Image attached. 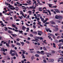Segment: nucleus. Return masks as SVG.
<instances>
[{"label": "nucleus", "instance_id": "nucleus-1", "mask_svg": "<svg viewBox=\"0 0 63 63\" xmlns=\"http://www.w3.org/2000/svg\"><path fill=\"white\" fill-rule=\"evenodd\" d=\"M46 31H47V32H48L49 30V32H52V31H51V30H50V29L49 28L48 29L46 27Z\"/></svg>", "mask_w": 63, "mask_h": 63}, {"label": "nucleus", "instance_id": "nucleus-2", "mask_svg": "<svg viewBox=\"0 0 63 63\" xmlns=\"http://www.w3.org/2000/svg\"><path fill=\"white\" fill-rule=\"evenodd\" d=\"M31 1L30 0L29 2L27 1V3H28V4L29 5H31Z\"/></svg>", "mask_w": 63, "mask_h": 63}, {"label": "nucleus", "instance_id": "nucleus-3", "mask_svg": "<svg viewBox=\"0 0 63 63\" xmlns=\"http://www.w3.org/2000/svg\"><path fill=\"white\" fill-rule=\"evenodd\" d=\"M63 60V55L61 56V58H60L59 59V60H60V61H62V60Z\"/></svg>", "mask_w": 63, "mask_h": 63}, {"label": "nucleus", "instance_id": "nucleus-4", "mask_svg": "<svg viewBox=\"0 0 63 63\" xmlns=\"http://www.w3.org/2000/svg\"><path fill=\"white\" fill-rule=\"evenodd\" d=\"M58 30V28L57 27H55V29L54 30L55 31H57Z\"/></svg>", "mask_w": 63, "mask_h": 63}, {"label": "nucleus", "instance_id": "nucleus-5", "mask_svg": "<svg viewBox=\"0 0 63 63\" xmlns=\"http://www.w3.org/2000/svg\"><path fill=\"white\" fill-rule=\"evenodd\" d=\"M32 11H28V13L29 14V15H31V14H32Z\"/></svg>", "mask_w": 63, "mask_h": 63}, {"label": "nucleus", "instance_id": "nucleus-6", "mask_svg": "<svg viewBox=\"0 0 63 63\" xmlns=\"http://www.w3.org/2000/svg\"><path fill=\"white\" fill-rule=\"evenodd\" d=\"M46 20H45L44 21H43V22L44 23H45L46 22H47V20L48 19V18H46Z\"/></svg>", "mask_w": 63, "mask_h": 63}, {"label": "nucleus", "instance_id": "nucleus-7", "mask_svg": "<svg viewBox=\"0 0 63 63\" xmlns=\"http://www.w3.org/2000/svg\"><path fill=\"white\" fill-rule=\"evenodd\" d=\"M46 10V11H47L48 13H49V15L50 16V15H51V13H50V11H49V10Z\"/></svg>", "mask_w": 63, "mask_h": 63}, {"label": "nucleus", "instance_id": "nucleus-8", "mask_svg": "<svg viewBox=\"0 0 63 63\" xmlns=\"http://www.w3.org/2000/svg\"><path fill=\"white\" fill-rule=\"evenodd\" d=\"M62 17L61 16H58V19L59 20H60L62 19Z\"/></svg>", "mask_w": 63, "mask_h": 63}, {"label": "nucleus", "instance_id": "nucleus-9", "mask_svg": "<svg viewBox=\"0 0 63 63\" xmlns=\"http://www.w3.org/2000/svg\"><path fill=\"white\" fill-rule=\"evenodd\" d=\"M50 22L52 24H55V22L52 21H50Z\"/></svg>", "mask_w": 63, "mask_h": 63}, {"label": "nucleus", "instance_id": "nucleus-10", "mask_svg": "<svg viewBox=\"0 0 63 63\" xmlns=\"http://www.w3.org/2000/svg\"><path fill=\"white\" fill-rule=\"evenodd\" d=\"M55 11L56 12V13H59V11L58 10L56 9H55Z\"/></svg>", "mask_w": 63, "mask_h": 63}, {"label": "nucleus", "instance_id": "nucleus-11", "mask_svg": "<svg viewBox=\"0 0 63 63\" xmlns=\"http://www.w3.org/2000/svg\"><path fill=\"white\" fill-rule=\"evenodd\" d=\"M61 42L63 43V39H61V40H59V43H60V42Z\"/></svg>", "mask_w": 63, "mask_h": 63}, {"label": "nucleus", "instance_id": "nucleus-12", "mask_svg": "<svg viewBox=\"0 0 63 63\" xmlns=\"http://www.w3.org/2000/svg\"><path fill=\"white\" fill-rule=\"evenodd\" d=\"M18 31L20 33H21V34H22V33L23 32V31H20V30H18Z\"/></svg>", "mask_w": 63, "mask_h": 63}, {"label": "nucleus", "instance_id": "nucleus-13", "mask_svg": "<svg viewBox=\"0 0 63 63\" xmlns=\"http://www.w3.org/2000/svg\"><path fill=\"white\" fill-rule=\"evenodd\" d=\"M44 51H41V52H40V53L41 54H43V55H44V54H45L44 53Z\"/></svg>", "mask_w": 63, "mask_h": 63}, {"label": "nucleus", "instance_id": "nucleus-14", "mask_svg": "<svg viewBox=\"0 0 63 63\" xmlns=\"http://www.w3.org/2000/svg\"><path fill=\"white\" fill-rule=\"evenodd\" d=\"M20 15H22V16H23V15H24V14H23V12H22V11H20Z\"/></svg>", "mask_w": 63, "mask_h": 63}, {"label": "nucleus", "instance_id": "nucleus-15", "mask_svg": "<svg viewBox=\"0 0 63 63\" xmlns=\"http://www.w3.org/2000/svg\"><path fill=\"white\" fill-rule=\"evenodd\" d=\"M56 22L58 23H61V21L59 20H57L56 21Z\"/></svg>", "mask_w": 63, "mask_h": 63}, {"label": "nucleus", "instance_id": "nucleus-16", "mask_svg": "<svg viewBox=\"0 0 63 63\" xmlns=\"http://www.w3.org/2000/svg\"><path fill=\"white\" fill-rule=\"evenodd\" d=\"M11 35H12V36H13V37H16L15 36H17V35H16V34H11Z\"/></svg>", "mask_w": 63, "mask_h": 63}, {"label": "nucleus", "instance_id": "nucleus-17", "mask_svg": "<svg viewBox=\"0 0 63 63\" xmlns=\"http://www.w3.org/2000/svg\"><path fill=\"white\" fill-rule=\"evenodd\" d=\"M48 34L50 36H53L54 35L53 34L50 33H48Z\"/></svg>", "mask_w": 63, "mask_h": 63}, {"label": "nucleus", "instance_id": "nucleus-18", "mask_svg": "<svg viewBox=\"0 0 63 63\" xmlns=\"http://www.w3.org/2000/svg\"><path fill=\"white\" fill-rule=\"evenodd\" d=\"M25 29H26V27L24 26H23L22 27V29L23 30H25Z\"/></svg>", "mask_w": 63, "mask_h": 63}, {"label": "nucleus", "instance_id": "nucleus-19", "mask_svg": "<svg viewBox=\"0 0 63 63\" xmlns=\"http://www.w3.org/2000/svg\"><path fill=\"white\" fill-rule=\"evenodd\" d=\"M21 44L22 45V46H23L24 45V43L23 42H21Z\"/></svg>", "mask_w": 63, "mask_h": 63}, {"label": "nucleus", "instance_id": "nucleus-20", "mask_svg": "<svg viewBox=\"0 0 63 63\" xmlns=\"http://www.w3.org/2000/svg\"><path fill=\"white\" fill-rule=\"evenodd\" d=\"M43 49L44 50H47V48H46L45 47H43Z\"/></svg>", "mask_w": 63, "mask_h": 63}, {"label": "nucleus", "instance_id": "nucleus-21", "mask_svg": "<svg viewBox=\"0 0 63 63\" xmlns=\"http://www.w3.org/2000/svg\"><path fill=\"white\" fill-rule=\"evenodd\" d=\"M35 56L36 57H39V55L38 54H35Z\"/></svg>", "mask_w": 63, "mask_h": 63}, {"label": "nucleus", "instance_id": "nucleus-22", "mask_svg": "<svg viewBox=\"0 0 63 63\" xmlns=\"http://www.w3.org/2000/svg\"><path fill=\"white\" fill-rule=\"evenodd\" d=\"M55 18L56 19H58V16L57 15H56L55 16Z\"/></svg>", "mask_w": 63, "mask_h": 63}, {"label": "nucleus", "instance_id": "nucleus-23", "mask_svg": "<svg viewBox=\"0 0 63 63\" xmlns=\"http://www.w3.org/2000/svg\"><path fill=\"white\" fill-rule=\"evenodd\" d=\"M12 27H14V28H15V27H16V25H14V24H13L12 25Z\"/></svg>", "mask_w": 63, "mask_h": 63}, {"label": "nucleus", "instance_id": "nucleus-24", "mask_svg": "<svg viewBox=\"0 0 63 63\" xmlns=\"http://www.w3.org/2000/svg\"><path fill=\"white\" fill-rule=\"evenodd\" d=\"M22 56H23L22 58H25V57L24 56V55L23 54H22Z\"/></svg>", "mask_w": 63, "mask_h": 63}, {"label": "nucleus", "instance_id": "nucleus-25", "mask_svg": "<svg viewBox=\"0 0 63 63\" xmlns=\"http://www.w3.org/2000/svg\"><path fill=\"white\" fill-rule=\"evenodd\" d=\"M62 45V43H60L58 45V46L59 47H61Z\"/></svg>", "mask_w": 63, "mask_h": 63}, {"label": "nucleus", "instance_id": "nucleus-26", "mask_svg": "<svg viewBox=\"0 0 63 63\" xmlns=\"http://www.w3.org/2000/svg\"><path fill=\"white\" fill-rule=\"evenodd\" d=\"M37 39H39L40 40H42L43 39V38H42V37H37Z\"/></svg>", "mask_w": 63, "mask_h": 63}, {"label": "nucleus", "instance_id": "nucleus-27", "mask_svg": "<svg viewBox=\"0 0 63 63\" xmlns=\"http://www.w3.org/2000/svg\"><path fill=\"white\" fill-rule=\"evenodd\" d=\"M16 45H18V46H20V43L17 42L16 43Z\"/></svg>", "mask_w": 63, "mask_h": 63}, {"label": "nucleus", "instance_id": "nucleus-28", "mask_svg": "<svg viewBox=\"0 0 63 63\" xmlns=\"http://www.w3.org/2000/svg\"><path fill=\"white\" fill-rule=\"evenodd\" d=\"M23 5H24V6H27L28 4L27 3H24L22 4Z\"/></svg>", "mask_w": 63, "mask_h": 63}, {"label": "nucleus", "instance_id": "nucleus-29", "mask_svg": "<svg viewBox=\"0 0 63 63\" xmlns=\"http://www.w3.org/2000/svg\"><path fill=\"white\" fill-rule=\"evenodd\" d=\"M37 32L38 33H43V32H42V31H37Z\"/></svg>", "mask_w": 63, "mask_h": 63}, {"label": "nucleus", "instance_id": "nucleus-30", "mask_svg": "<svg viewBox=\"0 0 63 63\" xmlns=\"http://www.w3.org/2000/svg\"><path fill=\"white\" fill-rule=\"evenodd\" d=\"M13 50H12L10 51V54H11L12 53V52H13Z\"/></svg>", "mask_w": 63, "mask_h": 63}, {"label": "nucleus", "instance_id": "nucleus-31", "mask_svg": "<svg viewBox=\"0 0 63 63\" xmlns=\"http://www.w3.org/2000/svg\"><path fill=\"white\" fill-rule=\"evenodd\" d=\"M37 17H39L40 16H41V15L40 14H37Z\"/></svg>", "mask_w": 63, "mask_h": 63}, {"label": "nucleus", "instance_id": "nucleus-32", "mask_svg": "<svg viewBox=\"0 0 63 63\" xmlns=\"http://www.w3.org/2000/svg\"><path fill=\"white\" fill-rule=\"evenodd\" d=\"M11 54V56H14L15 55V53H12Z\"/></svg>", "mask_w": 63, "mask_h": 63}, {"label": "nucleus", "instance_id": "nucleus-33", "mask_svg": "<svg viewBox=\"0 0 63 63\" xmlns=\"http://www.w3.org/2000/svg\"><path fill=\"white\" fill-rule=\"evenodd\" d=\"M8 32L9 33H12V32L10 31H8Z\"/></svg>", "mask_w": 63, "mask_h": 63}, {"label": "nucleus", "instance_id": "nucleus-34", "mask_svg": "<svg viewBox=\"0 0 63 63\" xmlns=\"http://www.w3.org/2000/svg\"><path fill=\"white\" fill-rule=\"evenodd\" d=\"M54 61V60L53 59H51V62H53Z\"/></svg>", "mask_w": 63, "mask_h": 63}, {"label": "nucleus", "instance_id": "nucleus-35", "mask_svg": "<svg viewBox=\"0 0 63 63\" xmlns=\"http://www.w3.org/2000/svg\"><path fill=\"white\" fill-rule=\"evenodd\" d=\"M56 7H57V6L56 5L55 6H54L53 7H51V8H56Z\"/></svg>", "mask_w": 63, "mask_h": 63}, {"label": "nucleus", "instance_id": "nucleus-36", "mask_svg": "<svg viewBox=\"0 0 63 63\" xmlns=\"http://www.w3.org/2000/svg\"><path fill=\"white\" fill-rule=\"evenodd\" d=\"M29 9H33V7H29Z\"/></svg>", "mask_w": 63, "mask_h": 63}, {"label": "nucleus", "instance_id": "nucleus-37", "mask_svg": "<svg viewBox=\"0 0 63 63\" xmlns=\"http://www.w3.org/2000/svg\"><path fill=\"white\" fill-rule=\"evenodd\" d=\"M15 55H16V57H18V55H17V53H16H16Z\"/></svg>", "mask_w": 63, "mask_h": 63}, {"label": "nucleus", "instance_id": "nucleus-38", "mask_svg": "<svg viewBox=\"0 0 63 63\" xmlns=\"http://www.w3.org/2000/svg\"><path fill=\"white\" fill-rule=\"evenodd\" d=\"M22 6V4L21 3H20H20L19 5H18V7H19L20 6Z\"/></svg>", "mask_w": 63, "mask_h": 63}, {"label": "nucleus", "instance_id": "nucleus-39", "mask_svg": "<svg viewBox=\"0 0 63 63\" xmlns=\"http://www.w3.org/2000/svg\"><path fill=\"white\" fill-rule=\"evenodd\" d=\"M8 29H10V30H13V28H10V27H8Z\"/></svg>", "mask_w": 63, "mask_h": 63}, {"label": "nucleus", "instance_id": "nucleus-40", "mask_svg": "<svg viewBox=\"0 0 63 63\" xmlns=\"http://www.w3.org/2000/svg\"><path fill=\"white\" fill-rule=\"evenodd\" d=\"M52 4H49V7H50L52 6Z\"/></svg>", "mask_w": 63, "mask_h": 63}, {"label": "nucleus", "instance_id": "nucleus-41", "mask_svg": "<svg viewBox=\"0 0 63 63\" xmlns=\"http://www.w3.org/2000/svg\"><path fill=\"white\" fill-rule=\"evenodd\" d=\"M33 27L34 29H35V28H36V26H35V25H33Z\"/></svg>", "mask_w": 63, "mask_h": 63}, {"label": "nucleus", "instance_id": "nucleus-42", "mask_svg": "<svg viewBox=\"0 0 63 63\" xmlns=\"http://www.w3.org/2000/svg\"><path fill=\"white\" fill-rule=\"evenodd\" d=\"M55 42L56 43H58V41L56 40H55Z\"/></svg>", "mask_w": 63, "mask_h": 63}, {"label": "nucleus", "instance_id": "nucleus-43", "mask_svg": "<svg viewBox=\"0 0 63 63\" xmlns=\"http://www.w3.org/2000/svg\"><path fill=\"white\" fill-rule=\"evenodd\" d=\"M26 51H24L23 52H22V53L23 54H25V52H26Z\"/></svg>", "mask_w": 63, "mask_h": 63}, {"label": "nucleus", "instance_id": "nucleus-44", "mask_svg": "<svg viewBox=\"0 0 63 63\" xmlns=\"http://www.w3.org/2000/svg\"><path fill=\"white\" fill-rule=\"evenodd\" d=\"M38 23H37L38 24H39L40 23V24H41V22L39 21H38Z\"/></svg>", "mask_w": 63, "mask_h": 63}, {"label": "nucleus", "instance_id": "nucleus-45", "mask_svg": "<svg viewBox=\"0 0 63 63\" xmlns=\"http://www.w3.org/2000/svg\"><path fill=\"white\" fill-rule=\"evenodd\" d=\"M6 45L7 47H9V44L7 43L6 44Z\"/></svg>", "mask_w": 63, "mask_h": 63}, {"label": "nucleus", "instance_id": "nucleus-46", "mask_svg": "<svg viewBox=\"0 0 63 63\" xmlns=\"http://www.w3.org/2000/svg\"><path fill=\"white\" fill-rule=\"evenodd\" d=\"M16 4H17V5H18L20 4V3L17 2H16Z\"/></svg>", "mask_w": 63, "mask_h": 63}, {"label": "nucleus", "instance_id": "nucleus-47", "mask_svg": "<svg viewBox=\"0 0 63 63\" xmlns=\"http://www.w3.org/2000/svg\"><path fill=\"white\" fill-rule=\"evenodd\" d=\"M11 46L13 48L14 47H15V45H13V44H12Z\"/></svg>", "mask_w": 63, "mask_h": 63}, {"label": "nucleus", "instance_id": "nucleus-48", "mask_svg": "<svg viewBox=\"0 0 63 63\" xmlns=\"http://www.w3.org/2000/svg\"><path fill=\"white\" fill-rule=\"evenodd\" d=\"M43 13H44L45 14H47V12H45L43 11Z\"/></svg>", "mask_w": 63, "mask_h": 63}, {"label": "nucleus", "instance_id": "nucleus-49", "mask_svg": "<svg viewBox=\"0 0 63 63\" xmlns=\"http://www.w3.org/2000/svg\"><path fill=\"white\" fill-rule=\"evenodd\" d=\"M37 20V21H39V20H40V18H38L37 19H36Z\"/></svg>", "mask_w": 63, "mask_h": 63}, {"label": "nucleus", "instance_id": "nucleus-50", "mask_svg": "<svg viewBox=\"0 0 63 63\" xmlns=\"http://www.w3.org/2000/svg\"><path fill=\"white\" fill-rule=\"evenodd\" d=\"M53 38L54 39H55V36L53 35Z\"/></svg>", "mask_w": 63, "mask_h": 63}, {"label": "nucleus", "instance_id": "nucleus-51", "mask_svg": "<svg viewBox=\"0 0 63 63\" xmlns=\"http://www.w3.org/2000/svg\"><path fill=\"white\" fill-rule=\"evenodd\" d=\"M55 53V51H51V53Z\"/></svg>", "mask_w": 63, "mask_h": 63}, {"label": "nucleus", "instance_id": "nucleus-52", "mask_svg": "<svg viewBox=\"0 0 63 63\" xmlns=\"http://www.w3.org/2000/svg\"><path fill=\"white\" fill-rule=\"evenodd\" d=\"M55 35L56 36H58V33H56L55 34Z\"/></svg>", "mask_w": 63, "mask_h": 63}, {"label": "nucleus", "instance_id": "nucleus-53", "mask_svg": "<svg viewBox=\"0 0 63 63\" xmlns=\"http://www.w3.org/2000/svg\"><path fill=\"white\" fill-rule=\"evenodd\" d=\"M36 52L37 53H40L41 52H40L39 51H36Z\"/></svg>", "mask_w": 63, "mask_h": 63}, {"label": "nucleus", "instance_id": "nucleus-54", "mask_svg": "<svg viewBox=\"0 0 63 63\" xmlns=\"http://www.w3.org/2000/svg\"><path fill=\"white\" fill-rule=\"evenodd\" d=\"M38 35H39V36H41L42 35V34L40 33H38Z\"/></svg>", "mask_w": 63, "mask_h": 63}, {"label": "nucleus", "instance_id": "nucleus-55", "mask_svg": "<svg viewBox=\"0 0 63 63\" xmlns=\"http://www.w3.org/2000/svg\"><path fill=\"white\" fill-rule=\"evenodd\" d=\"M26 25H27V26H30V25H28V24L27 23H26Z\"/></svg>", "mask_w": 63, "mask_h": 63}, {"label": "nucleus", "instance_id": "nucleus-56", "mask_svg": "<svg viewBox=\"0 0 63 63\" xmlns=\"http://www.w3.org/2000/svg\"><path fill=\"white\" fill-rule=\"evenodd\" d=\"M43 61L44 63H46V62H47V61H46V60H44Z\"/></svg>", "mask_w": 63, "mask_h": 63}, {"label": "nucleus", "instance_id": "nucleus-57", "mask_svg": "<svg viewBox=\"0 0 63 63\" xmlns=\"http://www.w3.org/2000/svg\"><path fill=\"white\" fill-rule=\"evenodd\" d=\"M31 52L32 53H35L34 51H31Z\"/></svg>", "mask_w": 63, "mask_h": 63}, {"label": "nucleus", "instance_id": "nucleus-58", "mask_svg": "<svg viewBox=\"0 0 63 63\" xmlns=\"http://www.w3.org/2000/svg\"><path fill=\"white\" fill-rule=\"evenodd\" d=\"M30 36H31V37H33V35L32 34H30Z\"/></svg>", "mask_w": 63, "mask_h": 63}, {"label": "nucleus", "instance_id": "nucleus-59", "mask_svg": "<svg viewBox=\"0 0 63 63\" xmlns=\"http://www.w3.org/2000/svg\"><path fill=\"white\" fill-rule=\"evenodd\" d=\"M15 32H18V30H15Z\"/></svg>", "mask_w": 63, "mask_h": 63}, {"label": "nucleus", "instance_id": "nucleus-60", "mask_svg": "<svg viewBox=\"0 0 63 63\" xmlns=\"http://www.w3.org/2000/svg\"><path fill=\"white\" fill-rule=\"evenodd\" d=\"M37 1L38 3H40V1L39 0H37Z\"/></svg>", "mask_w": 63, "mask_h": 63}, {"label": "nucleus", "instance_id": "nucleus-61", "mask_svg": "<svg viewBox=\"0 0 63 63\" xmlns=\"http://www.w3.org/2000/svg\"><path fill=\"white\" fill-rule=\"evenodd\" d=\"M51 59H49L48 60V62H51Z\"/></svg>", "mask_w": 63, "mask_h": 63}, {"label": "nucleus", "instance_id": "nucleus-62", "mask_svg": "<svg viewBox=\"0 0 63 63\" xmlns=\"http://www.w3.org/2000/svg\"><path fill=\"white\" fill-rule=\"evenodd\" d=\"M31 59L32 60H33L34 59V56H32L31 57Z\"/></svg>", "mask_w": 63, "mask_h": 63}, {"label": "nucleus", "instance_id": "nucleus-63", "mask_svg": "<svg viewBox=\"0 0 63 63\" xmlns=\"http://www.w3.org/2000/svg\"><path fill=\"white\" fill-rule=\"evenodd\" d=\"M0 16H2V13H0Z\"/></svg>", "mask_w": 63, "mask_h": 63}, {"label": "nucleus", "instance_id": "nucleus-64", "mask_svg": "<svg viewBox=\"0 0 63 63\" xmlns=\"http://www.w3.org/2000/svg\"><path fill=\"white\" fill-rule=\"evenodd\" d=\"M44 20V18L41 19V21H43Z\"/></svg>", "mask_w": 63, "mask_h": 63}]
</instances>
